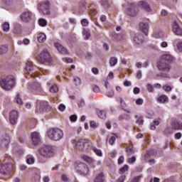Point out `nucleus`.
I'll use <instances>...</instances> for the list:
<instances>
[{
	"label": "nucleus",
	"instance_id": "obj_57",
	"mask_svg": "<svg viewBox=\"0 0 182 182\" xmlns=\"http://www.w3.org/2000/svg\"><path fill=\"white\" fill-rule=\"evenodd\" d=\"M70 122H76L77 120V116L73 114L70 117Z\"/></svg>",
	"mask_w": 182,
	"mask_h": 182
},
{
	"label": "nucleus",
	"instance_id": "obj_23",
	"mask_svg": "<svg viewBox=\"0 0 182 182\" xmlns=\"http://www.w3.org/2000/svg\"><path fill=\"white\" fill-rule=\"evenodd\" d=\"M161 61L162 62H173V60H174V58L173 57V55H170V54H164L161 58Z\"/></svg>",
	"mask_w": 182,
	"mask_h": 182
},
{
	"label": "nucleus",
	"instance_id": "obj_60",
	"mask_svg": "<svg viewBox=\"0 0 182 182\" xmlns=\"http://www.w3.org/2000/svg\"><path fill=\"white\" fill-rule=\"evenodd\" d=\"M124 180H126V175L121 176L119 179L117 180L118 182H124Z\"/></svg>",
	"mask_w": 182,
	"mask_h": 182
},
{
	"label": "nucleus",
	"instance_id": "obj_14",
	"mask_svg": "<svg viewBox=\"0 0 182 182\" xmlns=\"http://www.w3.org/2000/svg\"><path fill=\"white\" fill-rule=\"evenodd\" d=\"M23 22H31L33 19V13L31 11H24L21 16Z\"/></svg>",
	"mask_w": 182,
	"mask_h": 182
},
{
	"label": "nucleus",
	"instance_id": "obj_1",
	"mask_svg": "<svg viewBox=\"0 0 182 182\" xmlns=\"http://www.w3.org/2000/svg\"><path fill=\"white\" fill-rule=\"evenodd\" d=\"M15 77L14 75H5L0 80V85L4 90H11L15 86Z\"/></svg>",
	"mask_w": 182,
	"mask_h": 182
},
{
	"label": "nucleus",
	"instance_id": "obj_31",
	"mask_svg": "<svg viewBox=\"0 0 182 182\" xmlns=\"http://www.w3.org/2000/svg\"><path fill=\"white\" fill-rule=\"evenodd\" d=\"M135 119H136V123L139 126H143L144 123V119H143L142 116L135 115Z\"/></svg>",
	"mask_w": 182,
	"mask_h": 182
},
{
	"label": "nucleus",
	"instance_id": "obj_62",
	"mask_svg": "<svg viewBox=\"0 0 182 182\" xmlns=\"http://www.w3.org/2000/svg\"><path fill=\"white\" fill-rule=\"evenodd\" d=\"M154 151H153V149H150L149 151H148L146 154H145V157H149V156H151V154H153Z\"/></svg>",
	"mask_w": 182,
	"mask_h": 182
},
{
	"label": "nucleus",
	"instance_id": "obj_45",
	"mask_svg": "<svg viewBox=\"0 0 182 182\" xmlns=\"http://www.w3.org/2000/svg\"><path fill=\"white\" fill-rule=\"evenodd\" d=\"M127 153H129V154H134V150L133 149V147L128 146L126 149Z\"/></svg>",
	"mask_w": 182,
	"mask_h": 182
},
{
	"label": "nucleus",
	"instance_id": "obj_16",
	"mask_svg": "<svg viewBox=\"0 0 182 182\" xmlns=\"http://www.w3.org/2000/svg\"><path fill=\"white\" fill-rule=\"evenodd\" d=\"M31 140L34 146H38L41 143V134L36 132H32Z\"/></svg>",
	"mask_w": 182,
	"mask_h": 182
},
{
	"label": "nucleus",
	"instance_id": "obj_40",
	"mask_svg": "<svg viewBox=\"0 0 182 182\" xmlns=\"http://www.w3.org/2000/svg\"><path fill=\"white\" fill-rule=\"evenodd\" d=\"M117 63V58L112 57L109 60L110 66H115Z\"/></svg>",
	"mask_w": 182,
	"mask_h": 182
},
{
	"label": "nucleus",
	"instance_id": "obj_63",
	"mask_svg": "<svg viewBox=\"0 0 182 182\" xmlns=\"http://www.w3.org/2000/svg\"><path fill=\"white\" fill-rule=\"evenodd\" d=\"M181 132H177L176 134H175V139H176L177 140H180V139H181Z\"/></svg>",
	"mask_w": 182,
	"mask_h": 182
},
{
	"label": "nucleus",
	"instance_id": "obj_51",
	"mask_svg": "<svg viewBox=\"0 0 182 182\" xmlns=\"http://www.w3.org/2000/svg\"><path fill=\"white\" fill-rule=\"evenodd\" d=\"M176 46L178 52H182V41L178 42Z\"/></svg>",
	"mask_w": 182,
	"mask_h": 182
},
{
	"label": "nucleus",
	"instance_id": "obj_56",
	"mask_svg": "<svg viewBox=\"0 0 182 182\" xmlns=\"http://www.w3.org/2000/svg\"><path fill=\"white\" fill-rule=\"evenodd\" d=\"M90 127L92 129H96L97 127V124H96V122L95 121H91L90 124Z\"/></svg>",
	"mask_w": 182,
	"mask_h": 182
},
{
	"label": "nucleus",
	"instance_id": "obj_7",
	"mask_svg": "<svg viewBox=\"0 0 182 182\" xmlns=\"http://www.w3.org/2000/svg\"><path fill=\"white\" fill-rule=\"evenodd\" d=\"M75 168L77 173H79L81 176L89 174V166L83 162L75 163Z\"/></svg>",
	"mask_w": 182,
	"mask_h": 182
},
{
	"label": "nucleus",
	"instance_id": "obj_4",
	"mask_svg": "<svg viewBox=\"0 0 182 182\" xmlns=\"http://www.w3.org/2000/svg\"><path fill=\"white\" fill-rule=\"evenodd\" d=\"M156 66L159 70H161V72H164L160 74L161 77H170V75H168L170 70H171V65L170 64L160 60L157 63Z\"/></svg>",
	"mask_w": 182,
	"mask_h": 182
},
{
	"label": "nucleus",
	"instance_id": "obj_27",
	"mask_svg": "<svg viewBox=\"0 0 182 182\" xmlns=\"http://www.w3.org/2000/svg\"><path fill=\"white\" fill-rule=\"evenodd\" d=\"M26 70L28 73H31L33 70V65H32V62L27 61L26 64Z\"/></svg>",
	"mask_w": 182,
	"mask_h": 182
},
{
	"label": "nucleus",
	"instance_id": "obj_11",
	"mask_svg": "<svg viewBox=\"0 0 182 182\" xmlns=\"http://www.w3.org/2000/svg\"><path fill=\"white\" fill-rule=\"evenodd\" d=\"M52 107L49 105V103L46 101H42L40 102V106L37 108L38 113H45V112H50Z\"/></svg>",
	"mask_w": 182,
	"mask_h": 182
},
{
	"label": "nucleus",
	"instance_id": "obj_42",
	"mask_svg": "<svg viewBox=\"0 0 182 182\" xmlns=\"http://www.w3.org/2000/svg\"><path fill=\"white\" fill-rule=\"evenodd\" d=\"M16 100L17 105H23V102L22 101V99H21L19 94L16 95Z\"/></svg>",
	"mask_w": 182,
	"mask_h": 182
},
{
	"label": "nucleus",
	"instance_id": "obj_3",
	"mask_svg": "<svg viewBox=\"0 0 182 182\" xmlns=\"http://www.w3.org/2000/svg\"><path fill=\"white\" fill-rule=\"evenodd\" d=\"M48 139L54 141H59L63 137V131L59 128H50L47 131Z\"/></svg>",
	"mask_w": 182,
	"mask_h": 182
},
{
	"label": "nucleus",
	"instance_id": "obj_39",
	"mask_svg": "<svg viewBox=\"0 0 182 182\" xmlns=\"http://www.w3.org/2000/svg\"><path fill=\"white\" fill-rule=\"evenodd\" d=\"M82 35L85 36V39L87 41V39L90 38V31H89V29H84Z\"/></svg>",
	"mask_w": 182,
	"mask_h": 182
},
{
	"label": "nucleus",
	"instance_id": "obj_29",
	"mask_svg": "<svg viewBox=\"0 0 182 182\" xmlns=\"http://www.w3.org/2000/svg\"><path fill=\"white\" fill-rule=\"evenodd\" d=\"M105 181V175L102 172L98 173L95 177V182H104Z\"/></svg>",
	"mask_w": 182,
	"mask_h": 182
},
{
	"label": "nucleus",
	"instance_id": "obj_48",
	"mask_svg": "<svg viewBox=\"0 0 182 182\" xmlns=\"http://www.w3.org/2000/svg\"><path fill=\"white\" fill-rule=\"evenodd\" d=\"M81 25L82 26H87L89 25V21L86 18H83L81 20Z\"/></svg>",
	"mask_w": 182,
	"mask_h": 182
},
{
	"label": "nucleus",
	"instance_id": "obj_18",
	"mask_svg": "<svg viewBox=\"0 0 182 182\" xmlns=\"http://www.w3.org/2000/svg\"><path fill=\"white\" fill-rule=\"evenodd\" d=\"M54 46L56 48L57 50H58L59 53H61V55H69L66 48L63 47L60 43H55Z\"/></svg>",
	"mask_w": 182,
	"mask_h": 182
},
{
	"label": "nucleus",
	"instance_id": "obj_24",
	"mask_svg": "<svg viewBox=\"0 0 182 182\" xmlns=\"http://www.w3.org/2000/svg\"><path fill=\"white\" fill-rule=\"evenodd\" d=\"M134 41L137 45H140V43H143V35L141 33H136L134 37Z\"/></svg>",
	"mask_w": 182,
	"mask_h": 182
},
{
	"label": "nucleus",
	"instance_id": "obj_55",
	"mask_svg": "<svg viewBox=\"0 0 182 182\" xmlns=\"http://www.w3.org/2000/svg\"><path fill=\"white\" fill-rule=\"evenodd\" d=\"M163 89L165 90V92H171V87L169 85H164Z\"/></svg>",
	"mask_w": 182,
	"mask_h": 182
},
{
	"label": "nucleus",
	"instance_id": "obj_36",
	"mask_svg": "<svg viewBox=\"0 0 182 182\" xmlns=\"http://www.w3.org/2000/svg\"><path fill=\"white\" fill-rule=\"evenodd\" d=\"M1 28L4 32H9V22L8 21L4 22L2 24Z\"/></svg>",
	"mask_w": 182,
	"mask_h": 182
},
{
	"label": "nucleus",
	"instance_id": "obj_28",
	"mask_svg": "<svg viewBox=\"0 0 182 182\" xmlns=\"http://www.w3.org/2000/svg\"><path fill=\"white\" fill-rule=\"evenodd\" d=\"M37 38H38V41L40 43H43V42H45V41H46V35L43 33H40L38 35Z\"/></svg>",
	"mask_w": 182,
	"mask_h": 182
},
{
	"label": "nucleus",
	"instance_id": "obj_46",
	"mask_svg": "<svg viewBox=\"0 0 182 182\" xmlns=\"http://www.w3.org/2000/svg\"><path fill=\"white\" fill-rule=\"evenodd\" d=\"M136 161V156H132L131 158H129L127 159V163H129V164H133V163H135Z\"/></svg>",
	"mask_w": 182,
	"mask_h": 182
},
{
	"label": "nucleus",
	"instance_id": "obj_53",
	"mask_svg": "<svg viewBox=\"0 0 182 182\" xmlns=\"http://www.w3.org/2000/svg\"><path fill=\"white\" fill-rule=\"evenodd\" d=\"M123 163H124V156H121L118 159V164H123Z\"/></svg>",
	"mask_w": 182,
	"mask_h": 182
},
{
	"label": "nucleus",
	"instance_id": "obj_15",
	"mask_svg": "<svg viewBox=\"0 0 182 182\" xmlns=\"http://www.w3.org/2000/svg\"><path fill=\"white\" fill-rule=\"evenodd\" d=\"M127 14L129 16H136V15H137V7L136 6V4L132 3L130 4L127 9Z\"/></svg>",
	"mask_w": 182,
	"mask_h": 182
},
{
	"label": "nucleus",
	"instance_id": "obj_8",
	"mask_svg": "<svg viewBox=\"0 0 182 182\" xmlns=\"http://www.w3.org/2000/svg\"><path fill=\"white\" fill-rule=\"evenodd\" d=\"M11 167L12 165L9 163V159L6 158L4 161H0V173L1 174H6L11 171Z\"/></svg>",
	"mask_w": 182,
	"mask_h": 182
},
{
	"label": "nucleus",
	"instance_id": "obj_22",
	"mask_svg": "<svg viewBox=\"0 0 182 182\" xmlns=\"http://www.w3.org/2000/svg\"><path fill=\"white\" fill-rule=\"evenodd\" d=\"M139 6H141L146 11V12H151V9L150 8V5L147 4L146 1H139L138 3Z\"/></svg>",
	"mask_w": 182,
	"mask_h": 182
},
{
	"label": "nucleus",
	"instance_id": "obj_41",
	"mask_svg": "<svg viewBox=\"0 0 182 182\" xmlns=\"http://www.w3.org/2000/svg\"><path fill=\"white\" fill-rule=\"evenodd\" d=\"M8 52V48L4 46H0V55H4Z\"/></svg>",
	"mask_w": 182,
	"mask_h": 182
},
{
	"label": "nucleus",
	"instance_id": "obj_35",
	"mask_svg": "<svg viewBox=\"0 0 182 182\" xmlns=\"http://www.w3.org/2000/svg\"><path fill=\"white\" fill-rule=\"evenodd\" d=\"M92 149L94 151V153L96 154V156H98V157H102L103 156V153H102V150L96 147H92Z\"/></svg>",
	"mask_w": 182,
	"mask_h": 182
},
{
	"label": "nucleus",
	"instance_id": "obj_34",
	"mask_svg": "<svg viewBox=\"0 0 182 182\" xmlns=\"http://www.w3.org/2000/svg\"><path fill=\"white\" fill-rule=\"evenodd\" d=\"M97 116L100 119L105 120V119H106V112L104 110H99L97 111Z\"/></svg>",
	"mask_w": 182,
	"mask_h": 182
},
{
	"label": "nucleus",
	"instance_id": "obj_21",
	"mask_svg": "<svg viewBox=\"0 0 182 182\" xmlns=\"http://www.w3.org/2000/svg\"><path fill=\"white\" fill-rule=\"evenodd\" d=\"M139 29L144 33V35L147 36L149 32V23H139Z\"/></svg>",
	"mask_w": 182,
	"mask_h": 182
},
{
	"label": "nucleus",
	"instance_id": "obj_49",
	"mask_svg": "<svg viewBox=\"0 0 182 182\" xmlns=\"http://www.w3.org/2000/svg\"><path fill=\"white\" fill-rule=\"evenodd\" d=\"M92 90L95 93H99L100 92V88L97 85H93Z\"/></svg>",
	"mask_w": 182,
	"mask_h": 182
},
{
	"label": "nucleus",
	"instance_id": "obj_33",
	"mask_svg": "<svg viewBox=\"0 0 182 182\" xmlns=\"http://www.w3.org/2000/svg\"><path fill=\"white\" fill-rule=\"evenodd\" d=\"M168 101V98L166 95H161L158 97V102L159 103H166V102Z\"/></svg>",
	"mask_w": 182,
	"mask_h": 182
},
{
	"label": "nucleus",
	"instance_id": "obj_59",
	"mask_svg": "<svg viewBox=\"0 0 182 182\" xmlns=\"http://www.w3.org/2000/svg\"><path fill=\"white\" fill-rule=\"evenodd\" d=\"M63 62H66L67 63H72L73 62V60L72 58H63Z\"/></svg>",
	"mask_w": 182,
	"mask_h": 182
},
{
	"label": "nucleus",
	"instance_id": "obj_50",
	"mask_svg": "<svg viewBox=\"0 0 182 182\" xmlns=\"http://www.w3.org/2000/svg\"><path fill=\"white\" fill-rule=\"evenodd\" d=\"M41 73L39 72H32L31 74V77H39Z\"/></svg>",
	"mask_w": 182,
	"mask_h": 182
},
{
	"label": "nucleus",
	"instance_id": "obj_10",
	"mask_svg": "<svg viewBox=\"0 0 182 182\" xmlns=\"http://www.w3.org/2000/svg\"><path fill=\"white\" fill-rule=\"evenodd\" d=\"M28 89L32 93H36V95H41V93H42V87L38 82H34L31 84Z\"/></svg>",
	"mask_w": 182,
	"mask_h": 182
},
{
	"label": "nucleus",
	"instance_id": "obj_54",
	"mask_svg": "<svg viewBox=\"0 0 182 182\" xmlns=\"http://www.w3.org/2000/svg\"><path fill=\"white\" fill-rule=\"evenodd\" d=\"M114 141H116V136H112L109 139V143L111 144V146H113V144H114Z\"/></svg>",
	"mask_w": 182,
	"mask_h": 182
},
{
	"label": "nucleus",
	"instance_id": "obj_2",
	"mask_svg": "<svg viewBox=\"0 0 182 182\" xmlns=\"http://www.w3.org/2000/svg\"><path fill=\"white\" fill-rule=\"evenodd\" d=\"M71 143L72 144H75V149L79 151H86V150L90 149V144L87 139H80L77 141L72 139Z\"/></svg>",
	"mask_w": 182,
	"mask_h": 182
},
{
	"label": "nucleus",
	"instance_id": "obj_61",
	"mask_svg": "<svg viewBox=\"0 0 182 182\" xmlns=\"http://www.w3.org/2000/svg\"><path fill=\"white\" fill-rule=\"evenodd\" d=\"M92 72L94 75H99V69H97V68H92Z\"/></svg>",
	"mask_w": 182,
	"mask_h": 182
},
{
	"label": "nucleus",
	"instance_id": "obj_38",
	"mask_svg": "<svg viewBox=\"0 0 182 182\" xmlns=\"http://www.w3.org/2000/svg\"><path fill=\"white\" fill-rule=\"evenodd\" d=\"M38 25L42 27L47 26L48 25V21L45 18H39L38 19Z\"/></svg>",
	"mask_w": 182,
	"mask_h": 182
},
{
	"label": "nucleus",
	"instance_id": "obj_44",
	"mask_svg": "<svg viewBox=\"0 0 182 182\" xmlns=\"http://www.w3.org/2000/svg\"><path fill=\"white\" fill-rule=\"evenodd\" d=\"M59 90L58 89V86L56 85H53L52 87H50V93H57V92Z\"/></svg>",
	"mask_w": 182,
	"mask_h": 182
},
{
	"label": "nucleus",
	"instance_id": "obj_43",
	"mask_svg": "<svg viewBox=\"0 0 182 182\" xmlns=\"http://www.w3.org/2000/svg\"><path fill=\"white\" fill-rule=\"evenodd\" d=\"M74 83H75V86H79L80 85L82 84V80H80V77H76L74 78Z\"/></svg>",
	"mask_w": 182,
	"mask_h": 182
},
{
	"label": "nucleus",
	"instance_id": "obj_37",
	"mask_svg": "<svg viewBox=\"0 0 182 182\" xmlns=\"http://www.w3.org/2000/svg\"><path fill=\"white\" fill-rule=\"evenodd\" d=\"M126 171H129V165H124L121 168H119V173L124 174V173H126Z\"/></svg>",
	"mask_w": 182,
	"mask_h": 182
},
{
	"label": "nucleus",
	"instance_id": "obj_25",
	"mask_svg": "<svg viewBox=\"0 0 182 182\" xmlns=\"http://www.w3.org/2000/svg\"><path fill=\"white\" fill-rule=\"evenodd\" d=\"M86 11V3L85 1H81L78 4L77 12L80 14H83V11Z\"/></svg>",
	"mask_w": 182,
	"mask_h": 182
},
{
	"label": "nucleus",
	"instance_id": "obj_6",
	"mask_svg": "<svg viewBox=\"0 0 182 182\" xmlns=\"http://www.w3.org/2000/svg\"><path fill=\"white\" fill-rule=\"evenodd\" d=\"M39 153L45 159H50L55 156V149H53V146H44L40 149Z\"/></svg>",
	"mask_w": 182,
	"mask_h": 182
},
{
	"label": "nucleus",
	"instance_id": "obj_47",
	"mask_svg": "<svg viewBox=\"0 0 182 182\" xmlns=\"http://www.w3.org/2000/svg\"><path fill=\"white\" fill-rule=\"evenodd\" d=\"M136 105H137V106H141V105H143V103H144V100H143V99L141 98H138L136 102H135Z\"/></svg>",
	"mask_w": 182,
	"mask_h": 182
},
{
	"label": "nucleus",
	"instance_id": "obj_19",
	"mask_svg": "<svg viewBox=\"0 0 182 182\" xmlns=\"http://www.w3.org/2000/svg\"><path fill=\"white\" fill-rule=\"evenodd\" d=\"M171 126L173 130H182V123L178 122L176 119H172Z\"/></svg>",
	"mask_w": 182,
	"mask_h": 182
},
{
	"label": "nucleus",
	"instance_id": "obj_20",
	"mask_svg": "<svg viewBox=\"0 0 182 182\" xmlns=\"http://www.w3.org/2000/svg\"><path fill=\"white\" fill-rule=\"evenodd\" d=\"M173 33L179 36H182V30L176 21H174L173 25Z\"/></svg>",
	"mask_w": 182,
	"mask_h": 182
},
{
	"label": "nucleus",
	"instance_id": "obj_13",
	"mask_svg": "<svg viewBox=\"0 0 182 182\" xmlns=\"http://www.w3.org/2000/svg\"><path fill=\"white\" fill-rule=\"evenodd\" d=\"M11 143V136L8 134H4L0 139V147L2 149H8V146Z\"/></svg>",
	"mask_w": 182,
	"mask_h": 182
},
{
	"label": "nucleus",
	"instance_id": "obj_5",
	"mask_svg": "<svg viewBox=\"0 0 182 182\" xmlns=\"http://www.w3.org/2000/svg\"><path fill=\"white\" fill-rule=\"evenodd\" d=\"M37 9L43 15L50 14V3L48 1H41L37 4Z\"/></svg>",
	"mask_w": 182,
	"mask_h": 182
},
{
	"label": "nucleus",
	"instance_id": "obj_52",
	"mask_svg": "<svg viewBox=\"0 0 182 182\" xmlns=\"http://www.w3.org/2000/svg\"><path fill=\"white\" fill-rule=\"evenodd\" d=\"M58 109L60 110V112H65V110L66 109V106L63 104H60L58 107Z\"/></svg>",
	"mask_w": 182,
	"mask_h": 182
},
{
	"label": "nucleus",
	"instance_id": "obj_26",
	"mask_svg": "<svg viewBox=\"0 0 182 182\" xmlns=\"http://www.w3.org/2000/svg\"><path fill=\"white\" fill-rule=\"evenodd\" d=\"M26 163H27V164H35V157H33V155L28 154L26 156Z\"/></svg>",
	"mask_w": 182,
	"mask_h": 182
},
{
	"label": "nucleus",
	"instance_id": "obj_64",
	"mask_svg": "<svg viewBox=\"0 0 182 182\" xmlns=\"http://www.w3.org/2000/svg\"><path fill=\"white\" fill-rule=\"evenodd\" d=\"M147 89H148L149 92H153V90H154L153 85H151V84H148Z\"/></svg>",
	"mask_w": 182,
	"mask_h": 182
},
{
	"label": "nucleus",
	"instance_id": "obj_32",
	"mask_svg": "<svg viewBox=\"0 0 182 182\" xmlns=\"http://www.w3.org/2000/svg\"><path fill=\"white\" fill-rule=\"evenodd\" d=\"M18 2V0H3V4L7 5V6H11V5H15Z\"/></svg>",
	"mask_w": 182,
	"mask_h": 182
},
{
	"label": "nucleus",
	"instance_id": "obj_9",
	"mask_svg": "<svg viewBox=\"0 0 182 182\" xmlns=\"http://www.w3.org/2000/svg\"><path fill=\"white\" fill-rule=\"evenodd\" d=\"M38 60L41 62V63H45V62H50L52 60V57L46 49H43V51L40 53L39 56L38 57Z\"/></svg>",
	"mask_w": 182,
	"mask_h": 182
},
{
	"label": "nucleus",
	"instance_id": "obj_58",
	"mask_svg": "<svg viewBox=\"0 0 182 182\" xmlns=\"http://www.w3.org/2000/svg\"><path fill=\"white\" fill-rule=\"evenodd\" d=\"M134 95H139L140 93V88L135 87L133 90Z\"/></svg>",
	"mask_w": 182,
	"mask_h": 182
},
{
	"label": "nucleus",
	"instance_id": "obj_30",
	"mask_svg": "<svg viewBox=\"0 0 182 182\" xmlns=\"http://www.w3.org/2000/svg\"><path fill=\"white\" fill-rule=\"evenodd\" d=\"M164 35V33H163V31H155L152 34V36H153V38H155L156 39H159L160 38H163Z\"/></svg>",
	"mask_w": 182,
	"mask_h": 182
},
{
	"label": "nucleus",
	"instance_id": "obj_17",
	"mask_svg": "<svg viewBox=\"0 0 182 182\" xmlns=\"http://www.w3.org/2000/svg\"><path fill=\"white\" fill-rule=\"evenodd\" d=\"M9 120L11 124H16V122H18V111L13 110L9 113Z\"/></svg>",
	"mask_w": 182,
	"mask_h": 182
},
{
	"label": "nucleus",
	"instance_id": "obj_12",
	"mask_svg": "<svg viewBox=\"0 0 182 182\" xmlns=\"http://www.w3.org/2000/svg\"><path fill=\"white\" fill-rule=\"evenodd\" d=\"M81 159H82V160H84V161H85L86 163H88V164L93 166V167H96V165L100 166L102 164V161H95V159H92V157L87 155H82L81 156Z\"/></svg>",
	"mask_w": 182,
	"mask_h": 182
}]
</instances>
